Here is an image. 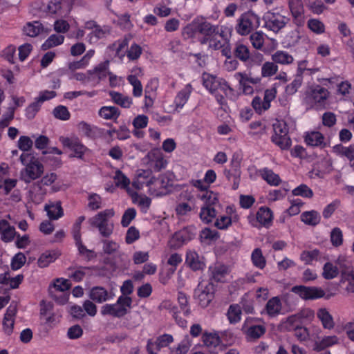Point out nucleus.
I'll list each match as a JSON object with an SVG mask.
<instances>
[{"label":"nucleus","mask_w":354,"mask_h":354,"mask_svg":"<svg viewBox=\"0 0 354 354\" xmlns=\"http://www.w3.org/2000/svg\"><path fill=\"white\" fill-rule=\"evenodd\" d=\"M261 175L269 185L277 186L279 185L281 179L278 174H274L272 170L264 168L261 170Z\"/></svg>","instance_id":"f704fd0d"},{"label":"nucleus","mask_w":354,"mask_h":354,"mask_svg":"<svg viewBox=\"0 0 354 354\" xmlns=\"http://www.w3.org/2000/svg\"><path fill=\"white\" fill-rule=\"evenodd\" d=\"M251 259L253 265L258 268L263 269L266 265V259L260 248H256L253 250Z\"/></svg>","instance_id":"4c0bfd02"},{"label":"nucleus","mask_w":354,"mask_h":354,"mask_svg":"<svg viewBox=\"0 0 354 354\" xmlns=\"http://www.w3.org/2000/svg\"><path fill=\"white\" fill-rule=\"evenodd\" d=\"M88 207L91 210H97L101 207L102 198L97 194H91L88 197Z\"/></svg>","instance_id":"774afa93"},{"label":"nucleus","mask_w":354,"mask_h":354,"mask_svg":"<svg viewBox=\"0 0 354 354\" xmlns=\"http://www.w3.org/2000/svg\"><path fill=\"white\" fill-rule=\"evenodd\" d=\"M203 84L213 95L222 91L227 96L228 92L234 91L225 80L209 74L203 75Z\"/></svg>","instance_id":"423d86ee"},{"label":"nucleus","mask_w":354,"mask_h":354,"mask_svg":"<svg viewBox=\"0 0 354 354\" xmlns=\"http://www.w3.org/2000/svg\"><path fill=\"white\" fill-rule=\"evenodd\" d=\"M303 77L300 75H295L294 80L288 85L286 86V92L288 95H292L297 92L298 88L301 86Z\"/></svg>","instance_id":"0e129e2a"},{"label":"nucleus","mask_w":354,"mask_h":354,"mask_svg":"<svg viewBox=\"0 0 354 354\" xmlns=\"http://www.w3.org/2000/svg\"><path fill=\"white\" fill-rule=\"evenodd\" d=\"M41 24L38 21L33 23H28L24 28L25 34L30 37H35L38 35L41 31Z\"/></svg>","instance_id":"09e8293b"},{"label":"nucleus","mask_w":354,"mask_h":354,"mask_svg":"<svg viewBox=\"0 0 354 354\" xmlns=\"http://www.w3.org/2000/svg\"><path fill=\"white\" fill-rule=\"evenodd\" d=\"M190 92V90L183 89L178 93L174 100L176 108H183L189 97Z\"/></svg>","instance_id":"6e6d98bb"},{"label":"nucleus","mask_w":354,"mask_h":354,"mask_svg":"<svg viewBox=\"0 0 354 354\" xmlns=\"http://www.w3.org/2000/svg\"><path fill=\"white\" fill-rule=\"evenodd\" d=\"M114 180L115 181V185L118 187H121L122 188L126 189L127 192L130 195H138L136 192L133 193L131 192L130 188L129 187L130 180L120 170H117L115 171Z\"/></svg>","instance_id":"7c9ffc66"},{"label":"nucleus","mask_w":354,"mask_h":354,"mask_svg":"<svg viewBox=\"0 0 354 354\" xmlns=\"http://www.w3.org/2000/svg\"><path fill=\"white\" fill-rule=\"evenodd\" d=\"M127 80L133 86V95L135 97H140L142 94V86L141 82L136 75H128Z\"/></svg>","instance_id":"37998d69"},{"label":"nucleus","mask_w":354,"mask_h":354,"mask_svg":"<svg viewBox=\"0 0 354 354\" xmlns=\"http://www.w3.org/2000/svg\"><path fill=\"white\" fill-rule=\"evenodd\" d=\"M200 32V16L194 18L189 24L183 29V35L186 38H194L196 33Z\"/></svg>","instance_id":"5701e85b"},{"label":"nucleus","mask_w":354,"mask_h":354,"mask_svg":"<svg viewBox=\"0 0 354 354\" xmlns=\"http://www.w3.org/2000/svg\"><path fill=\"white\" fill-rule=\"evenodd\" d=\"M199 34L203 36H216L218 35L222 38L225 37L224 31L222 30H220L218 26L213 25L202 16H200Z\"/></svg>","instance_id":"dca6fc26"},{"label":"nucleus","mask_w":354,"mask_h":354,"mask_svg":"<svg viewBox=\"0 0 354 354\" xmlns=\"http://www.w3.org/2000/svg\"><path fill=\"white\" fill-rule=\"evenodd\" d=\"M99 115L105 120H116L120 115L119 109L116 106H104L98 112Z\"/></svg>","instance_id":"a878e982"},{"label":"nucleus","mask_w":354,"mask_h":354,"mask_svg":"<svg viewBox=\"0 0 354 354\" xmlns=\"http://www.w3.org/2000/svg\"><path fill=\"white\" fill-rule=\"evenodd\" d=\"M320 252L318 250L310 251H303L300 255V259L305 262L306 264H310L314 260H317Z\"/></svg>","instance_id":"4d7b16f0"},{"label":"nucleus","mask_w":354,"mask_h":354,"mask_svg":"<svg viewBox=\"0 0 354 354\" xmlns=\"http://www.w3.org/2000/svg\"><path fill=\"white\" fill-rule=\"evenodd\" d=\"M263 19L265 21V27L274 32H278L284 28L289 21L288 18L271 11L266 12Z\"/></svg>","instance_id":"6e6552de"},{"label":"nucleus","mask_w":354,"mask_h":354,"mask_svg":"<svg viewBox=\"0 0 354 354\" xmlns=\"http://www.w3.org/2000/svg\"><path fill=\"white\" fill-rule=\"evenodd\" d=\"M330 241L333 246L339 247L343 243V233L340 228L334 227L330 234Z\"/></svg>","instance_id":"49530a36"},{"label":"nucleus","mask_w":354,"mask_h":354,"mask_svg":"<svg viewBox=\"0 0 354 354\" xmlns=\"http://www.w3.org/2000/svg\"><path fill=\"white\" fill-rule=\"evenodd\" d=\"M288 7L297 26H302L305 23L304 7L302 0H289Z\"/></svg>","instance_id":"9b49d317"},{"label":"nucleus","mask_w":354,"mask_h":354,"mask_svg":"<svg viewBox=\"0 0 354 354\" xmlns=\"http://www.w3.org/2000/svg\"><path fill=\"white\" fill-rule=\"evenodd\" d=\"M19 160L26 167L21 171L22 179L26 183L37 179L44 173V166L31 153H23Z\"/></svg>","instance_id":"f257e3e1"},{"label":"nucleus","mask_w":354,"mask_h":354,"mask_svg":"<svg viewBox=\"0 0 354 354\" xmlns=\"http://www.w3.org/2000/svg\"><path fill=\"white\" fill-rule=\"evenodd\" d=\"M44 209L47 212V215L50 219H58L64 214L60 201H57L56 204H46Z\"/></svg>","instance_id":"c85d7f7f"},{"label":"nucleus","mask_w":354,"mask_h":354,"mask_svg":"<svg viewBox=\"0 0 354 354\" xmlns=\"http://www.w3.org/2000/svg\"><path fill=\"white\" fill-rule=\"evenodd\" d=\"M59 141L64 147L72 150L74 153L71 157H77L82 159L86 151V147L84 146L77 138L60 137Z\"/></svg>","instance_id":"f8f14e48"},{"label":"nucleus","mask_w":354,"mask_h":354,"mask_svg":"<svg viewBox=\"0 0 354 354\" xmlns=\"http://www.w3.org/2000/svg\"><path fill=\"white\" fill-rule=\"evenodd\" d=\"M256 219L261 225L268 228L271 226L273 220L272 210L268 207H261L257 212Z\"/></svg>","instance_id":"a211bd4d"},{"label":"nucleus","mask_w":354,"mask_h":354,"mask_svg":"<svg viewBox=\"0 0 354 354\" xmlns=\"http://www.w3.org/2000/svg\"><path fill=\"white\" fill-rule=\"evenodd\" d=\"M174 338L171 335L163 334L157 337L156 342V351H160L161 348L167 346L169 344L173 342Z\"/></svg>","instance_id":"864d4df0"},{"label":"nucleus","mask_w":354,"mask_h":354,"mask_svg":"<svg viewBox=\"0 0 354 354\" xmlns=\"http://www.w3.org/2000/svg\"><path fill=\"white\" fill-rule=\"evenodd\" d=\"M338 274L339 270L337 266H333V264L330 262H327L324 264L322 273V275L324 279H334L338 275Z\"/></svg>","instance_id":"79ce46f5"},{"label":"nucleus","mask_w":354,"mask_h":354,"mask_svg":"<svg viewBox=\"0 0 354 354\" xmlns=\"http://www.w3.org/2000/svg\"><path fill=\"white\" fill-rule=\"evenodd\" d=\"M41 104L35 99V102L31 103L26 109V116L28 120H32L37 113L39 111Z\"/></svg>","instance_id":"e2e57ef3"},{"label":"nucleus","mask_w":354,"mask_h":354,"mask_svg":"<svg viewBox=\"0 0 354 354\" xmlns=\"http://www.w3.org/2000/svg\"><path fill=\"white\" fill-rule=\"evenodd\" d=\"M195 295L198 299L199 305L203 308H206L214 299L212 284L208 283L204 288L203 287L201 288L199 285L195 290Z\"/></svg>","instance_id":"2eb2a0df"},{"label":"nucleus","mask_w":354,"mask_h":354,"mask_svg":"<svg viewBox=\"0 0 354 354\" xmlns=\"http://www.w3.org/2000/svg\"><path fill=\"white\" fill-rule=\"evenodd\" d=\"M329 91L326 88L317 84L311 86L306 93V100L312 104H324L329 97Z\"/></svg>","instance_id":"1a4fd4ad"},{"label":"nucleus","mask_w":354,"mask_h":354,"mask_svg":"<svg viewBox=\"0 0 354 354\" xmlns=\"http://www.w3.org/2000/svg\"><path fill=\"white\" fill-rule=\"evenodd\" d=\"M109 96L114 103L122 108H129L132 104V99L119 92L111 91L109 92Z\"/></svg>","instance_id":"393cba45"},{"label":"nucleus","mask_w":354,"mask_h":354,"mask_svg":"<svg viewBox=\"0 0 354 354\" xmlns=\"http://www.w3.org/2000/svg\"><path fill=\"white\" fill-rule=\"evenodd\" d=\"M293 196L311 198L313 196V190L306 184H301L292 191Z\"/></svg>","instance_id":"c03bdc74"},{"label":"nucleus","mask_w":354,"mask_h":354,"mask_svg":"<svg viewBox=\"0 0 354 354\" xmlns=\"http://www.w3.org/2000/svg\"><path fill=\"white\" fill-rule=\"evenodd\" d=\"M250 41L256 49H261L264 43L263 35L261 32H255L250 35Z\"/></svg>","instance_id":"338daca9"},{"label":"nucleus","mask_w":354,"mask_h":354,"mask_svg":"<svg viewBox=\"0 0 354 354\" xmlns=\"http://www.w3.org/2000/svg\"><path fill=\"white\" fill-rule=\"evenodd\" d=\"M301 324L297 314L288 317L283 323V327L288 331L293 330L296 327Z\"/></svg>","instance_id":"a18cd8bd"},{"label":"nucleus","mask_w":354,"mask_h":354,"mask_svg":"<svg viewBox=\"0 0 354 354\" xmlns=\"http://www.w3.org/2000/svg\"><path fill=\"white\" fill-rule=\"evenodd\" d=\"M260 26V18L253 12L243 13L237 19L236 31L241 35H247Z\"/></svg>","instance_id":"39448f33"},{"label":"nucleus","mask_w":354,"mask_h":354,"mask_svg":"<svg viewBox=\"0 0 354 354\" xmlns=\"http://www.w3.org/2000/svg\"><path fill=\"white\" fill-rule=\"evenodd\" d=\"M338 342V338L336 336H327L320 341H317L314 345V350L321 351L328 346H333Z\"/></svg>","instance_id":"c9c22d12"},{"label":"nucleus","mask_w":354,"mask_h":354,"mask_svg":"<svg viewBox=\"0 0 354 354\" xmlns=\"http://www.w3.org/2000/svg\"><path fill=\"white\" fill-rule=\"evenodd\" d=\"M201 199L205 201L206 207H214L218 205V194L212 191H206L201 196Z\"/></svg>","instance_id":"a19ab883"},{"label":"nucleus","mask_w":354,"mask_h":354,"mask_svg":"<svg viewBox=\"0 0 354 354\" xmlns=\"http://www.w3.org/2000/svg\"><path fill=\"white\" fill-rule=\"evenodd\" d=\"M195 236L191 229L185 227L176 232L169 240V244L171 248L178 249L193 239Z\"/></svg>","instance_id":"9d476101"},{"label":"nucleus","mask_w":354,"mask_h":354,"mask_svg":"<svg viewBox=\"0 0 354 354\" xmlns=\"http://www.w3.org/2000/svg\"><path fill=\"white\" fill-rule=\"evenodd\" d=\"M185 264L193 271L203 270L205 267L204 257L194 250L187 252Z\"/></svg>","instance_id":"4468645a"},{"label":"nucleus","mask_w":354,"mask_h":354,"mask_svg":"<svg viewBox=\"0 0 354 354\" xmlns=\"http://www.w3.org/2000/svg\"><path fill=\"white\" fill-rule=\"evenodd\" d=\"M272 59L276 64L284 65L292 63L294 58L287 52L283 50H277L272 55Z\"/></svg>","instance_id":"72a5a7b5"},{"label":"nucleus","mask_w":354,"mask_h":354,"mask_svg":"<svg viewBox=\"0 0 354 354\" xmlns=\"http://www.w3.org/2000/svg\"><path fill=\"white\" fill-rule=\"evenodd\" d=\"M308 28L316 34H322L325 32L324 24L317 19H311L308 21Z\"/></svg>","instance_id":"603ef678"},{"label":"nucleus","mask_w":354,"mask_h":354,"mask_svg":"<svg viewBox=\"0 0 354 354\" xmlns=\"http://www.w3.org/2000/svg\"><path fill=\"white\" fill-rule=\"evenodd\" d=\"M233 55L243 62H249L251 58L250 51L248 47L242 44H236L233 50Z\"/></svg>","instance_id":"b1692460"},{"label":"nucleus","mask_w":354,"mask_h":354,"mask_svg":"<svg viewBox=\"0 0 354 354\" xmlns=\"http://www.w3.org/2000/svg\"><path fill=\"white\" fill-rule=\"evenodd\" d=\"M177 299L180 308L183 312L184 315L188 316L191 313V310L189 308L187 297L183 292H178Z\"/></svg>","instance_id":"5fc2aeb1"},{"label":"nucleus","mask_w":354,"mask_h":354,"mask_svg":"<svg viewBox=\"0 0 354 354\" xmlns=\"http://www.w3.org/2000/svg\"><path fill=\"white\" fill-rule=\"evenodd\" d=\"M136 216V211L134 208H128L122 215L121 225L127 227Z\"/></svg>","instance_id":"69168bd1"},{"label":"nucleus","mask_w":354,"mask_h":354,"mask_svg":"<svg viewBox=\"0 0 354 354\" xmlns=\"http://www.w3.org/2000/svg\"><path fill=\"white\" fill-rule=\"evenodd\" d=\"M89 298L95 302L103 303L109 299L108 291L102 286L93 287L89 291Z\"/></svg>","instance_id":"4be33fe9"},{"label":"nucleus","mask_w":354,"mask_h":354,"mask_svg":"<svg viewBox=\"0 0 354 354\" xmlns=\"http://www.w3.org/2000/svg\"><path fill=\"white\" fill-rule=\"evenodd\" d=\"M217 212L214 207L203 206L201 209L199 214L201 221L204 223H209L216 216Z\"/></svg>","instance_id":"473e14b6"},{"label":"nucleus","mask_w":354,"mask_h":354,"mask_svg":"<svg viewBox=\"0 0 354 354\" xmlns=\"http://www.w3.org/2000/svg\"><path fill=\"white\" fill-rule=\"evenodd\" d=\"M131 39V35L125 36L122 40H118L109 46L110 50H115L116 55H120V52L128 46L130 39Z\"/></svg>","instance_id":"3c124183"},{"label":"nucleus","mask_w":354,"mask_h":354,"mask_svg":"<svg viewBox=\"0 0 354 354\" xmlns=\"http://www.w3.org/2000/svg\"><path fill=\"white\" fill-rule=\"evenodd\" d=\"M64 37L62 35H59L56 34H53L50 35L46 41L42 44L41 49L44 50H46L49 48H51L54 46L62 44L64 42Z\"/></svg>","instance_id":"58836bf2"},{"label":"nucleus","mask_w":354,"mask_h":354,"mask_svg":"<svg viewBox=\"0 0 354 354\" xmlns=\"http://www.w3.org/2000/svg\"><path fill=\"white\" fill-rule=\"evenodd\" d=\"M132 299L130 297L120 296L116 303L105 304L102 306L100 313L102 315H109L121 318L126 315L131 308Z\"/></svg>","instance_id":"f03ea898"},{"label":"nucleus","mask_w":354,"mask_h":354,"mask_svg":"<svg viewBox=\"0 0 354 354\" xmlns=\"http://www.w3.org/2000/svg\"><path fill=\"white\" fill-rule=\"evenodd\" d=\"M333 151L337 156L346 158L349 161L350 167L354 171V145L345 147L338 144L333 147Z\"/></svg>","instance_id":"f3484780"},{"label":"nucleus","mask_w":354,"mask_h":354,"mask_svg":"<svg viewBox=\"0 0 354 354\" xmlns=\"http://www.w3.org/2000/svg\"><path fill=\"white\" fill-rule=\"evenodd\" d=\"M111 32L109 26H100L98 25L94 26V30L91 33L92 36L95 37L97 39H102L106 35H109Z\"/></svg>","instance_id":"680f3d73"},{"label":"nucleus","mask_w":354,"mask_h":354,"mask_svg":"<svg viewBox=\"0 0 354 354\" xmlns=\"http://www.w3.org/2000/svg\"><path fill=\"white\" fill-rule=\"evenodd\" d=\"M317 317L321 321L322 326L326 329H332L335 323L333 318L326 308H320L317 311Z\"/></svg>","instance_id":"cd10ccee"},{"label":"nucleus","mask_w":354,"mask_h":354,"mask_svg":"<svg viewBox=\"0 0 354 354\" xmlns=\"http://www.w3.org/2000/svg\"><path fill=\"white\" fill-rule=\"evenodd\" d=\"M276 63L267 62L263 64L261 68V74L263 77H270L274 75L278 70Z\"/></svg>","instance_id":"bf43d9fd"},{"label":"nucleus","mask_w":354,"mask_h":354,"mask_svg":"<svg viewBox=\"0 0 354 354\" xmlns=\"http://www.w3.org/2000/svg\"><path fill=\"white\" fill-rule=\"evenodd\" d=\"M251 321H252V318H247L243 328L245 329L248 336L253 339H258L266 333V328L262 325L248 326Z\"/></svg>","instance_id":"aec40b11"},{"label":"nucleus","mask_w":354,"mask_h":354,"mask_svg":"<svg viewBox=\"0 0 354 354\" xmlns=\"http://www.w3.org/2000/svg\"><path fill=\"white\" fill-rule=\"evenodd\" d=\"M264 310L270 317H274L279 315L281 310L280 299L278 297L270 299L267 301Z\"/></svg>","instance_id":"412c9836"},{"label":"nucleus","mask_w":354,"mask_h":354,"mask_svg":"<svg viewBox=\"0 0 354 354\" xmlns=\"http://www.w3.org/2000/svg\"><path fill=\"white\" fill-rule=\"evenodd\" d=\"M324 140V136L319 131H312L308 133L305 136V142L308 145L312 147H318L321 149L326 147V143L325 142Z\"/></svg>","instance_id":"6ab92c4d"},{"label":"nucleus","mask_w":354,"mask_h":354,"mask_svg":"<svg viewBox=\"0 0 354 354\" xmlns=\"http://www.w3.org/2000/svg\"><path fill=\"white\" fill-rule=\"evenodd\" d=\"M227 317L231 324H236L241 320V309L239 305H230L227 310Z\"/></svg>","instance_id":"ea45409f"},{"label":"nucleus","mask_w":354,"mask_h":354,"mask_svg":"<svg viewBox=\"0 0 354 354\" xmlns=\"http://www.w3.org/2000/svg\"><path fill=\"white\" fill-rule=\"evenodd\" d=\"M48 10L52 14H56L58 16H66V13L64 12L62 4L60 0H55L50 1L48 5Z\"/></svg>","instance_id":"8fccbe9b"},{"label":"nucleus","mask_w":354,"mask_h":354,"mask_svg":"<svg viewBox=\"0 0 354 354\" xmlns=\"http://www.w3.org/2000/svg\"><path fill=\"white\" fill-rule=\"evenodd\" d=\"M209 270L212 279L216 282H221L227 274L228 269L225 265L217 264L213 267H209Z\"/></svg>","instance_id":"c756f323"},{"label":"nucleus","mask_w":354,"mask_h":354,"mask_svg":"<svg viewBox=\"0 0 354 354\" xmlns=\"http://www.w3.org/2000/svg\"><path fill=\"white\" fill-rule=\"evenodd\" d=\"M114 215L113 209H106L99 212L93 218H90L88 222L91 226L97 227L100 234L105 238L109 237L113 231V224L108 221V218Z\"/></svg>","instance_id":"7ed1b4c3"},{"label":"nucleus","mask_w":354,"mask_h":354,"mask_svg":"<svg viewBox=\"0 0 354 354\" xmlns=\"http://www.w3.org/2000/svg\"><path fill=\"white\" fill-rule=\"evenodd\" d=\"M320 215L315 210L306 211L301 214V221L305 224L315 226L320 222Z\"/></svg>","instance_id":"bb28decb"},{"label":"nucleus","mask_w":354,"mask_h":354,"mask_svg":"<svg viewBox=\"0 0 354 354\" xmlns=\"http://www.w3.org/2000/svg\"><path fill=\"white\" fill-rule=\"evenodd\" d=\"M26 256L22 252H19L15 254L11 261V268L13 270L20 269L26 263Z\"/></svg>","instance_id":"052dcab7"},{"label":"nucleus","mask_w":354,"mask_h":354,"mask_svg":"<svg viewBox=\"0 0 354 354\" xmlns=\"http://www.w3.org/2000/svg\"><path fill=\"white\" fill-rule=\"evenodd\" d=\"M274 134L272 141L282 150L288 149L291 146V139L288 136V128L283 120H277L273 124Z\"/></svg>","instance_id":"20e7f679"},{"label":"nucleus","mask_w":354,"mask_h":354,"mask_svg":"<svg viewBox=\"0 0 354 354\" xmlns=\"http://www.w3.org/2000/svg\"><path fill=\"white\" fill-rule=\"evenodd\" d=\"M102 243H103V252L109 255L116 252L120 248L119 245L112 240L103 239Z\"/></svg>","instance_id":"13d9d810"},{"label":"nucleus","mask_w":354,"mask_h":354,"mask_svg":"<svg viewBox=\"0 0 354 354\" xmlns=\"http://www.w3.org/2000/svg\"><path fill=\"white\" fill-rule=\"evenodd\" d=\"M57 257L58 256L56 252L46 251L39 257L37 261L38 266L40 268H46L50 263L54 262L57 259Z\"/></svg>","instance_id":"e433bc0d"},{"label":"nucleus","mask_w":354,"mask_h":354,"mask_svg":"<svg viewBox=\"0 0 354 354\" xmlns=\"http://www.w3.org/2000/svg\"><path fill=\"white\" fill-rule=\"evenodd\" d=\"M53 114L55 118L61 120H68L71 117L67 107L63 105L56 106L53 111Z\"/></svg>","instance_id":"de8ad7c7"},{"label":"nucleus","mask_w":354,"mask_h":354,"mask_svg":"<svg viewBox=\"0 0 354 354\" xmlns=\"http://www.w3.org/2000/svg\"><path fill=\"white\" fill-rule=\"evenodd\" d=\"M291 292L297 295L304 300H314L322 298L325 295L323 289L315 286H295L291 288Z\"/></svg>","instance_id":"0eeeda50"},{"label":"nucleus","mask_w":354,"mask_h":354,"mask_svg":"<svg viewBox=\"0 0 354 354\" xmlns=\"http://www.w3.org/2000/svg\"><path fill=\"white\" fill-rule=\"evenodd\" d=\"M202 341L205 346L212 349L219 345L221 339L218 334L205 332L202 335Z\"/></svg>","instance_id":"2f4dec72"},{"label":"nucleus","mask_w":354,"mask_h":354,"mask_svg":"<svg viewBox=\"0 0 354 354\" xmlns=\"http://www.w3.org/2000/svg\"><path fill=\"white\" fill-rule=\"evenodd\" d=\"M106 68L107 66L105 64H100L98 66H97L93 70H90L88 71V73L89 75L88 77H86V75L84 73H74L70 78H74L77 81L84 82L86 80L89 81L93 79V75H96L97 77V80L99 82L102 77H106Z\"/></svg>","instance_id":"ddd939ff"}]
</instances>
